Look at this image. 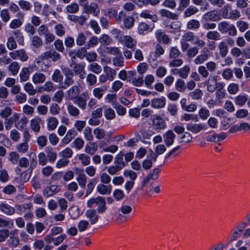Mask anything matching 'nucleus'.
I'll list each match as a JSON object with an SVG mask.
<instances>
[{
    "label": "nucleus",
    "mask_w": 250,
    "mask_h": 250,
    "mask_svg": "<svg viewBox=\"0 0 250 250\" xmlns=\"http://www.w3.org/2000/svg\"><path fill=\"white\" fill-rule=\"evenodd\" d=\"M29 157L30 158V161L26 157H21L18 163L19 166L21 168H27L29 166V170L31 172L37 166V157L36 154L34 152H31Z\"/></svg>",
    "instance_id": "obj_1"
},
{
    "label": "nucleus",
    "mask_w": 250,
    "mask_h": 250,
    "mask_svg": "<svg viewBox=\"0 0 250 250\" xmlns=\"http://www.w3.org/2000/svg\"><path fill=\"white\" fill-rule=\"evenodd\" d=\"M61 54L54 49H50L42 54L40 59L42 60L50 59L52 62H56L61 59Z\"/></svg>",
    "instance_id": "obj_2"
},
{
    "label": "nucleus",
    "mask_w": 250,
    "mask_h": 250,
    "mask_svg": "<svg viewBox=\"0 0 250 250\" xmlns=\"http://www.w3.org/2000/svg\"><path fill=\"white\" fill-rule=\"evenodd\" d=\"M149 18L146 22H141L139 26V32L143 33L145 31H151L154 27V22L157 21V17H146Z\"/></svg>",
    "instance_id": "obj_3"
},
{
    "label": "nucleus",
    "mask_w": 250,
    "mask_h": 250,
    "mask_svg": "<svg viewBox=\"0 0 250 250\" xmlns=\"http://www.w3.org/2000/svg\"><path fill=\"white\" fill-rule=\"evenodd\" d=\"M90 95L87 91L83 92L74 101V104H76L82 110L86 109V104L89 99Z\"/></svg>",
    "instance_id": "obj_4"
},
{
    "label": "nucleus",
    "mask_w": 250,
    "mask_h": 250,
    "mask_svg": "<svg viewBox=\"0 0 250 250\" xmlns=\"http://www.w3.org/2000/svg\"><path fill=\"white\" fill-rule=\"evenodd\" d=\"M194 37L195 35L191 32L185 33L182 36L181 40V45L182 50L183 52L186 51L189 48L190 45L188 42H193Z\"/></svg>",
    "instance_id": "obj_5"
},
{
    "label": "nucleus",
    "mask_w": 250,
    "mask_h": 250,
    "mask_svg": "<svg viewBox=\"0 0 250 250\" xmlns=\"http://www.w3.org/2000/svg\"><path fill=\"white\" fill-rule=\"evenodd\" d=\"M132 207L129 205H123L119 209V213L117 220L120 223L124 222L126 220V215L129 214L132 211Z\"/></svg>",
    "instance_id": "obj_6"
},
{
    "label": "nucleus",
    "mask_w": 250,
    "mask_h": 250,
    "mask_svg": "<svg viewBox=\"0 0 250 250\" xmlns=\"http://www.w3.org/2000/svg\"><path fill=\"white\" fill-rule=\"evenodd\" d=\"M205 84L207 85V90L211 93L214 92L216 89L219 82H217V76L210 75L208 78L205 81Z\"/></svg>",
    "instance_id": "obj_7"
},
{
    "label": "nucleus",
    "mask_w": 250,
    "mask_h": 250,
    "mask_svg": "<svg viewBox=\"0 0 250 250\" xmlns=\"http://www.w3.org/2000/svg\"><path fill=\"white\" fill-rule=\"evenodd\" d=\"M10 56L14 60L19 59L22 62H25L28 59L26 52L24 49L15 50L9 53Z\"/></svg>",
    "instance_id": "obj_8"
},
{
    "label": "nucleus",
    "mask_w": 250,
    "mask_h": 250,
    "mask_svg": "<svg viewBox=\"0 0 250 250\" xmlns=\"http://www.w3.org/2000/svg\"><path fill=\"white\" fill-rule=\"evenodd\" d=\"M80 93V88L77 85H73L66 92L65 97L67 99L74 101Z\"/></svg>",
    "instance_id": "obj_9"
},
{
    "label": "nucleus",
    "mask_w": 250,
    "mask_h": 250,
    "mask_svg": "<svg viewBox=\"0 0 250 250\" xmlns=\"http://www.w3.org/2000/svg\"><path fill=\"white\" fill-rule=\"evenodd\" d=\"M83 10L86 14L93 16H97L100 13V9L97 4L95 2L84 5Z\"/></svg>",
    "instance_id": "obj_10"
},
{
    "label": "nucleus",
    "mask_w": 250,
    "mask_h": 250,
    "mask_svg": "<svg viewBox=\"0 0 250 250\" xmlns=\"http://www.w3.org/2000/svg\"><path fill=\"white\" fill-rule=\"evenodd\" d=\"M187 129L193 133H198L201 131L206 130L207 126L204 124L189 123L187 125Z\"/></svg>",
    "instance_id": "obj_11"
},
{
    "label": "nucleus",
    "mask_w": 250,
    "mask_h": 250,
    "mask_svg": "<svg viewBox=\"0 0 250 250\" xmlns=\"http://www.w3.org/2000/svg\"><path fill=\"white\" fill-rule=\"evenodd\" d=\"M210 57V52L207 48H204L202 54L198 55L194 60V62L197 65L203 63L205 61H207Z\"/></svg>",
    "instance_id": "obj_12"
},
{
    "label": "nucleus",
    "mask_w": 250,
    "mask_h": 250,
    "mask_svg": "<svg viewBox=\"0 0 250 250\" xmlns=\"http://www.w3.org/2000/svg\"><path fill=\"white\" fill-rule=\"evenodd\" d=\"M85 64L83 63H74L73 67V73L79 76L81 79H83L84 78L85 72L84 71Z\"/></svg>",
    "instance_id": "obj_13"
},
{
    "label": "nucleus",
    "mask_w": 250,
    "mask_h": 250,
    "mask_svg": "<svg viewBox=\"0 0 250 250\" xmlns=\"http://www.w3.org/2000/svg\"><path fill=\"white\" fill-rule=\"evenodd\" d=\"M154 129L159 132L161 130L164 129L167 127V125L165 120L159 116H156L153 121Z\"/></svg>",
    "instance_id": "obj_14"
},
{
    "label": "nucleus",
    "mask_w": 250,
    "mask_h": 250,
    "mask_svg": "<svg viewBox=\"0 0 250 250\" xmlns=\"http://www.w3.org/2000/svg\"><path fill=\"white\" fill-rule=\"evenodd\" d=\"M120 42L125 47L132 49H134L137 44V41L130 36H124L123 39L121 40Z\"/></svg>",
    "instance_id": "obj_15"
},
{
    "label": "nucleus",
    "mask_w": 250,
    "mask_h": 250,
    "mask_svg": "<svg viewBox=\"0 0 250 250\" xmlns=\"http://www.w3.org/2000/svg\"><path fill=\"white\" fill-rule=\"evenodd\" d=\"M150 159H145L142 162V167L145 170L150 169L152 167V161L156 162L157 159L156 155L152 150L150 153Z\"/></svg>",
    "instance_id": "obj_16"
},
{
    "label": "nucleus",
    "mask_w": 250,
    "mask_h": 250,
    "mask_svg": "<svg viewBox=\"0 0 250 250\" xmlns=\"http://www.w3.org/2000/svg\"><path fill=\"white\" fill-rule=\"evenodd\" d=\"M166 104V98L164 97L155 98L151 101V107L155 109H161L164 107Z\"/></svg>",
    "instance_id": "obj_17"
},
{
    "label": "nucleus",
    "mask_w": 250,
    "mask_h": 250,
    "mask_svg": "<svg viewBox=\"0 0 250 250\" xmlns=\"http://www.w3.org/2000/svg\"><path fill=\"white\" fill-rule=\"evenodd\" d=\"M175 137V134L171 130H168L164 134V140L167 146L169 147L173 145Z\"/></svg>",
    "instance_id": "obj_18"
},
{
    "label": "nucleus",
    "mask_w": 250,
    "mask_h": 250,
    "mask_svg": "<svg viewBox=\"0 0 250 250\" xmlns=\"http://www.w3.org/2000/svg\"><path fill=\"white\" fill-rule=\"evenodd\" d=\"M85 215V216L89 219L91 225L95 224L99 220V216H98L96 209H91L87 210L86 211Z\"/></svg>",
    "instance_id": "obj_19"
},
{
    "label": "nucleus",
    "mask_w": 250,
    "mask_h": 250,
    "mask_svg": "<svg viewBox=\"0 0 250 250\" xmlns=\"http://www.w3.org/2000/svg\"><path fill=\"white\" fill-rule=\"evenodd\" d=\"M250 129V125L247 123H242L237 124L232 126L229 130L230 133H234L239 131H248Z\"/></svg>",
    "instance_id": "obj_20"
},
{
    "label": "nucleus",
    "mask_w": 250,
    "mask_h": 250,
    "mask_svg": "<svg viewBox=\"0 0 250 250\" xmlns=\"http://www.w3.org/2000/svg\"><path fill=\"white\" fill-rule=\"evenodd\" d=\"M96 189L100 194L108 195L111 192L112 187L111 185H105L104 184L100 183L97 185Z\"/></svg>",
    "instance_id": "obj_21"
},
{
    "label": "nucleus",
    "mask_w": 250,
    "mask_h": 250,
    "mask_svg": "<svg viewBox=\"0 0 250 250\" xmlns=\"http://www.w3.org/2000/svg\"><path fill=\"white\" fill-rule=\"evenodd\" d=\"M42 122L41 118L36 116L30 121V127L35 133H38L41 130L40 124Z\"/></svg>",
    "instance_id": "obj_22"
},
{
    "label": "nucleus",
    "mask_w": 250,
    "mask_h": 250,
    "mask_svg": "<svg viewBox=\"0 0 250 250\" xmlns=\"http://www.w3.org/2000/svg\"><path fill=\"white\" fill-rule=\"evenodd\" d=\"M60 191L59 186L56 185H51L45 188L43 191V195L48 197L53 196Z\"/></svg>",
    "instance_id": "obj_23"
},
{
    "label": "nucleus",
    "mask_w": 250,
    "mask_h": 250,
    "mask_svg": "<svg viewBox=\"0 0 250 250\" xmlns=\"http://www.w3.org/2000/svg\"><path fill=\"white\" fill-rule=\"evenodd\" d=\"M107 90V87L106 85H103L101 87L94 88L92 91L93 95L95 98L100 100L103 98Z\"/></svg>",
    "instance_id": "obj_24"
},
{
    "label": "nucleus",
    "mask_w": 250,
    "mask_h": 250,
    "mask_svg": "<svg viewBox=\"0 0 250 250\" xmlns=\"http://www.w3.org/2000/svg\"><path fill=\"white\" fill-rule=\"evenodd\" d=\"M0 211L9 216L12 215L15 213L14 208L4 203L0 204Z\"/></svg>",
    "instance_id": "obj_25"
},
{
    "label": "nucleus",
    "mask_w": 250,
    "mask_h": 250,
    "mask_svg": "<svg viewBox=\"0 0 250 250\" xmlns=\"http://www.w3.org/2000/svg\"><path fill=\"white\" fill-rule=\"evenodd\" d=\"M56 89V87L51 81H47L45 83L39 87L38 91L42 92H53Z\"/></svg>",
    "instance_id": "obj_26"
},
{
    "label": "nucleus",
    "mask_w": 250,
    "mask_h": 250,
    "mask_svg": "<svg viewBox=\"0 0 250 250\" xmlns=\"http://www.w3.org/2000/svg\"><path fill=\"white\" fill-rule=\"evenodd\" d=\"M47 128L49 131H53L57 127L59 121L58 119L53 116L49 117L47 120Z\"/></svg>",
    "instance_id": "obj_27"
},
{
    "label": "nucleus",
    "mask_w": 250,
    "mask_h": 250,
    "mask_svg": "<svg viewBox=\"0 0 250 250\" xmlns=\"http://www.w3.org/2000/svg\"><path fill=\"white\" fill-rule=\"evenodd\" d=\"M98 150V146L95 142L90 141L85 146L84 151L89 155H94Z\"/></svg>",
    "instance_id": "obj_28"
},
{
    "label": "nucleus",
    "mask_w": 250,
    "mask_h": 250,
    "mask_svg": "<svg viewBox=\"0 0 250 250\" xmlns=\"http://www.w3.org/2000/svg\"><path fill=\"white\" fill-rule=\"evenodd\" d=\"M45 80V75L41 72H36L32 78V82L35 84L43 83Z\"/></svg>",
    "instance_id": "obj_29"
},
{
    "label": "nucleus",
    "mask_w": 250,
    "mask_h": 250,
    "mask_svg": "<svg viewBox=\"0 0 250 250\" xmlns=\"http://www.w3.org/2000/svg\"><path fill=\"white\" fill-rule=\"evenodd\" d=\"M225 83L224 82H219L216 89V97L218 99H223L225 97V89L224 87Z\"/></svg>",
    "instance_id": "obj_30"
},
{
    "label": "nucleus",
    "mask_w": 250,
    "mask_h": 250,
    "mask_svg": "<svg viewBox=\"0 0 250 250\" xmlns=\"http://www.w3.org/2000/svg\"><path fill=\"white\" fill-rule=\"evenodd\" d=\"M96 205L98 206L97 211L99 213H103L107 209L105 201L102 197H98V200Z\"/></svg>",
    "instance_id": "obj_31"
},
{
    "label": "nucleus",
    "mask_w": 250,
    "mask_h": 250,
    "mask_svg": "<svg viewBox=\"0 0 250 250\" xmlns=\"http://www.w3.org/2000/svg\"><path fill=\"white\" fill-rule=\"evenodd\" d=\"M222 13L223 15H228L229 14L230 16H239V12L236 9H232L231 6L229 4L226 5L222 10Z\"/></svg>",
    "instance_id": "obj_32"
},
{
    "label": "nucleus",
    "mask_w": 250,
    "mask_h": 250,
    "mask_svg": "<svg viewBox=\"0 0 250 250\" xmlns=\"http://www.w3.org/2000/svg\"><path fill=\"white\" fill-rule=\"evenodd\" d=\"M124 156V155L123 152L121 151L115 156L114 159L115 165L120 167L122 169H123L125 166V163L123 159Z\"/></svg>",
    "instance_id": "obj_33"
},
{
    "label": "nucleus",
    "mask_w": 250,
    "mask_h": 250,
    "mask_svg": "<svg viewBox=\"0 0 250 250\" xmlns=\"http://www.w3.org/2000/svg\"><path fill=\"white\" fill-rule=\"evenodd\" d=\"M78 159L81 161V164L83 166H89L91 163V159L89 155L86 153H82L78 154Z\"/></svg>",
    "instance_id": "obj_34"
},
{
    "label": "nucleus",
    "mask_w": 250,
    "mask_h": 250,
    "mask_svg": "<svg viewBox=\"0 0 250 250\" xmlns=\"http://www.w3.org/2000/svg\"><path fill=\"white\" fill-rule=\"evenodd\" d=\"M30 70L28 67H24L22 68L20 73V81L24 82L27 81L30 78Z\"/></svg>",
    "instance_id": "obj_35"
},
{
    "label": "nucleus",
    "mask_w": 250,
    "mask_h": 250,
    "mask_svg": "<svg viewBox=\"0 0 250 250\" xmlns=\"http://www.w3.org/2000/svg\"><path fill=\"white\" fill-rule=\"evenodd\" d=\"M156 37L159 42H162L165 44H168L170 42V39L161 30H158L156 32Z\"/></svg>",
    "instance_id": "obj_36"
},
{
    "label": "nucleus",
    "mask_w": 250,
    "mask_h": 250,
    "mask_svg": "<svg viewBox=\"0 0 250 250\" xmlns=\"http://www.w3.org/2000/svg\"><path fill=\"white\" fill-rule=\"evenodd\" d=\"M73 77L74 76L65 77L64 81L60 83V87L62 89H65L72 85L74 83Z\"/></svg>",
    "instance_id": "obj_37"
},
{
    "label": "nucleus",
    "mask_w": 250,
    "mask_h": 250,
    "mask_svg": "<svg viewBox=\"0 0 250 250\" xmlns=\"http://www.w3.org/2000/svg\"><path fill=\"white\" fill-rule=\"evenodd\" d=\"M67 109L69 114L71 116L77 117L80 114V110L71 103L67 105Z\"/></svg>",
    "instance_id": "obj_38"
},
{
    "label": "nucleus",
    "mask_w": 250,
    "mask_h": 250,
    "mask_svg": "<svg viewBox=\"0 0 250 250\" xmlns=\"http://www.w3.org/2000/svg\"><path fill=\"white\" fill-rule=\"evenodd\" d=\"M105 74L109 78V81H112L116 75V71L110 67L105 66L104 67Z\"/></svg>",
    "instance_id": "obj_39"
},
{
    "label": "nucleus",
    "mask_w": 250,
    "mask_h": 250,
    "mask_svg": "<svg viewBox=\"0 0 250 250\" xmlns=\"http://www.w3.org/2000/svg\"><path fill=\"white\" fill-rule=\"evenodd\" d=\"M8 160L13 165H17L20 160L19 154L16 151H11L8 154Z\"/></svg>",
    "instance_id": "obj_40"
},
{
    "label": "nucleus",
    "mask_w": 250,
    "mask_h": 250,
    "mask_svg": "<svg viewBox=\"0 0 250 250\" xmlns=\"http://www.w3.org/2000/svg\"><path fill=\"white\" fill-rule=\"evenodd\" d=\"M23 88L24 91L31 96L35 95L37 92V90L34 88L33 84L29 82L24 84Z\"/></svg>",
    "instance_id": "obj_41"
},
{
    "label": "nucleus",
    "mask_w": 250,
    "mask_h": 250,
    "mask_svg": "<svg viewBox=\"0 0 250 250\" xmlns=\"http://www.w3.org/2000/svg\"><path fill=\"white\" fill-rule=\"evenodd\" d=\"M99 147L102 148L104 152H108L112 153H115L118 149V146L114 145H110L108 146H104V144L100 143Z\"/></svg>",
    "instance_id": "obj_42"
},
{
    "label": "nucleus",
    "mask_w": 250,
    "mask_h": 250,
    "mask_svg": "<svg viewBox=\"0 0 250 250\" xmlns=\"http://www.w3.org/2000/svg\"><path fill=\"white\" fill-rule=\"evenodd\" d=\"M175 89L180 92H184L186 89V84L184 80L178 79L175 82Z\"/></svg>",
    "instance_id": "obj_43"
},
{
    "label": "nucleus",
    "mask_w": 250,
    "mask_h": 250,
    "mask_svg": "<svg viewBox=\"0 0 250 250\" xmlns=\"http://www.w3.org/2000/svg\"><path fill=\"white\" fill-rule=\"evenodd\" d=\"M248 97L245 95H239L235 98L234 101L236 105L242 106L246 103Z\"/></svg>",
    "instance_id": "obj_44"
},
{
    "label": "nucleus",
    "mask_w": 250,
    "mask_h": 250,
    "mask_svg": "<svg viewBox=\"0 0 250 250\" xmlns=\"http://www.w3.org/2000/svg\"><path fill=\"white\" fill-rule=\"evenodd\" d=\"M16 149L19 152L21 153H26L29 149V145L27 142H24L23 143L18 144L16 146Z\"/></svg>",
    "instance_id": "obj_45"
},
{
    "label": "nucleus",
    "mask_w": 250,
    "mask_h": 250,
    "mask_svg": "<svg viewBox=\"0 0 250 250\" xmlns=\"http://www.w3.org/2000/svg\"><path fill=\"white\" fill-rule=\"evenodd\" d=\"M76 180L81 188L85 187L87 182V177L85 174L82 173L78 174Z\"/></svg>",
    "instance_id": "obj_46"
},
{
    "label": "nucleus",
    "mask_w": 250,
    "mask_h": 250,
    "mask_svg": "<svg viewBox=\"0 0 250 250\" xmlns=\"http://www.w3.org/2000/svg\"><path fill=\"white\" fill-rule=\"evenodd\" d=\"M46 158L50 163H54L57 159V153L53 150L52 148H48L46 151Z\"/></svg>",
    "instance_id": "obj_47"
},
{
    "label": "nucleus",
    "mask_w": 250,
    "mask_h": 250,
    "mask_svg": "<svg viewBox=\"0 0 250 250\" xmlns=\"http://www.w3.org/2000/svg\"><path fill=\"white\" fill-rule=\"evenodd\" d=\"M93 133L95 136V137L98 140H102L104 139L105 135V130L101 128H96L94 129Z\"/></svg>",
    "instance_id": "obj_48"
},
{
    "label": "nucleus",
    "mask_w": 250,
    "mask_h": 250,
    "mask_svg": "<svg viewBox=\"0 0 250 250\" xmlns=\"http://www.w3.org/2000/svg\"><path fill=\"white\" fill-rule=\"evenodd\" d=\"M89 71L96 74H99L102 72V67L96 62L91 63L88 67Z\"/></svg>",
    "instance_id": "obj_49"
},
{
    "label": "nucleus",
    "mask_w": 250,
    "mask_h": 250,
    "mask_svg": "<svg viewBox=\"0 0 250 250\" xmlns=\"http://www.w3.org/2000/svg\"><path fill=\"white\" fill-rule=\"evenodd\" d=\"M14 226L13 220H6L3 218H0V228H12Z\"/></svg>",
    "instance_id": "obj_50"
},
{
    "label": "nucleus",
    "mask_w": 250,
    "mask_h": 250,
    "mask_svg": "<svg viewBox=\"0 0 250 250\" xmlns=\"http://www.w3.org/2000/svg\"><path fill=\"white\" fill-rule=\"evenodd\" d=\"M73 146H74L77 150H81L83 147L84 142L83 139L80 137H78L72 143Z\"/></svg>",
    "instance_id": "obj_51"
},
{
    "label": "nucleus",
    "mask_w": 250,
    "mask_h": 250,
    "mask_svg": "<svg viewBox=\"0 0 250 250\" xmlns=\"http://www.w3.org/2000/svg\"><path fill=\"white\" fill-rule=\"evenodd\" d=\"M20 68L19 63L16 62H13L8 66V70L13 75H16L18 74Z\"/></svg>",
    "instance_id": "obj_52"
},
{
    "label": "nucleus",
    "mask_w": 250,
    "mask_h": 250,
    "mask_svg": "<svg viewBox=\"0 0 250 250\" xmlns=\"http://www.w3.org/2000/svg\"><path fill=\"white\" fill-rule=\"evenodd\" d=\"M207 38L209 40L218 41L220 40L221 35L216 31H210L207 33Z\"/></svg>",
    "instance_id": "obj_53"
},
{
    "label": "nucleus",
    "mask_w": 250,
    "mask_h": 250,
    "mask_svg": "<svg viewBox=\"0 0 250 250\" xmlns=\"http://www.w3.org/2000/svg\"><path fill=\"white\" fill-rule=\"evenodd\" d=\"M189 96L193 100H199L202 98L203 92L200 89L196 88L190 92Z\"/></svg>",
    "instance_id": "obj_54"
},
{
    "label": "nucleus",
    "mask_w": 250,
    "mask_h": 250,
    "mask_svg": "<svg viewBox=\"0 0 250 250\" xmlns=\"http://www.w3.org/2000/svg\"><path fill=\"white\" fill-rule=\"evenodd\" d=\"M90 227V224L87 220H81L78 224V229L80 232H83Z\"/></svg>",
    "instance_id": "obj_55"
},
{
    "label": "nucleus",
    "mask_w": 250,
    "mask_h": 250,
    "mask_svg": "<svg viewBox=\"0 0 250 250\" xmlns=\"http://www.w3.org/2000/svg\"><path fill=\"white\" fill-rule=\"evenodd\" d=\"M218 47L220 50V53L221 57H225L228 52V49L227 43L224 42H220L218 45Z\"/></svg>",
    "instance_id": "obj_56"
},
{
    "label": "nucleus",
    "mask_w": 250,
    "mask_h": 250,
    "mask_svg": "<svg viewBox=\"0 0 250 250\" xmlns=\"http://www.w3.org/2000/svg\"><path fill=\"white\" fill-rule=\"evenodd\" d=\"M104 115L105 118L108 120H113L116 116L114 110L111 108H106L104 112Z\"/></svg>",
    "instance_id": "obj_57"
},
{
    "label": "nucleus",
    "mask_w": 250,
    "mask_h": 250,
    "mask_svg": "<svg viewBox=\"0 0 250 250\" xmlns=\"http://www.w3.org/2000/svg\"><path fill=\"white\" fill-rule=\"evenodd\" d=\"M167 19L165 21V24L167 26H169L171 28L176 29V24L174 21H171V20L177 19V17H167Z\"/></svg>",
    "instance_id": "obj_58"
},
{
    "label": "nucleus",
    "mask_w": 250,
    "mask_h": 250,
    "mask_svg": "<svg viewBox=\"0 0 250 250\" xmlns=\"http://www.w3.org/2000/svg\"><path fill=\"white\" fill-rule=\"evenodd\" d=\"M61 108L57 103L52 104L49 107V111L51 115H56L60 113Z\"/></svg>",
    "instance_id": "obj_59"
},
{
    "label": "nucleus",
    "mask_w": 250,
    "mask_h": 250,
    "mask_svg": "<svg viewBox=\"0 0 250 250\" xmlns=\"http://www.w3.org/2000/svg\"><path fill=\"white\" fill-rule=\"evenodd\" d=\"M84 138L88 141H92L93 140V136L92 133V129L89 126L85 128L83 131Z\"/></svg>",
    "instance_id": "obj_60"
},
{
    "label": "nucleus",
    "mask_w": 250,
    "mask_h": 250,
    "mask_svg": "<svg viewBox=\"0 0 250 250\" xmlns=\"http://www.w3.org/2000/svg\"><path fill=\"white\" fill-rule=\"evenodd\" d=\"M97 179L95 178H93L90 182L88 183V184L87 185L86 196H87L92 192L95 185L97 184Z\"/></svg>",
    "instance_id": "obj_61"
},
{
    "label": "nucleus",
    "mask_w": 250,
    "mask_h": 250,
    "mask_svg": "<svg viewBox=\"0 0 250 250\" xmlns=\"http://www.w3.org/2000/svg\"><path fill=\"white\" fill-rule=\"evenodd\" d=\"M31 208H32V205L30 204H24L21 205L17 206V213L18 214H21L26 209L30 210Z\"/></svg>",
    "instance_id": "obj_62"
},
{
    "label": "nucleus",
    "mask_w": 250,
    "mask_h": 250,
    "mask_svg": "<svg viewBox=\"0 0 250 250\" xmlns=\"http://www.w3.org/2000/svg\"><path fill=\"white\" fill-rule=\"evenodd\" d=\"M63 76L61 74V72L59 69L55 70L52 76V79L53 81L59 83L62 80Z\"/></svg>",
    "instance_id": "obj_63"
},
{
    "label": "nucleus",
    "mask_w": 250,
    "mask_h": 250,
    "mask_svg": "<svg viewBox=\"0 0 250 250\" xmlns=\"http://www.w3.org/2000/svg\"><path fill=\"white\" fill-rule=\"evenodd\" d=\"M64 96V92L62 90L57 91L53 97V101L60 104L62 101Z\"/></svg>",
    "instance_id": "obj_64"
}]
</instances>
